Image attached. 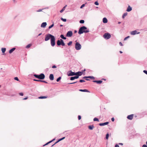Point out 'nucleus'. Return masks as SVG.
Instances as JSON below:
<instances>
[{
	"mask_svg": "<svg viewBox=\"0 0 147 147\" xmlns=\"http://www.w3.org/2000/svg\"><path fill=\"white\" fill-rule=\"evenodd\" d=\"M89 32V29H87L85 26H83L80 28L78 32V33L79 34H81L84 33H87Z\"/></svg>",
	"mask_w": 147,
	"mask_h": 147,
	"instance_id": "nucleus-1",
	"label": "nucleus"
},
{
	"mask_svg": "<svg viewBox=\"0 0 147 147\" xmlns=\"http://www.w3.org/2000/svg\"><path fill=\"white\" fill-rule=\"evenodd\" d=\"M82 74V72L79 71L76 72H74V80L78 78Z\"/></svg>",
	"mask_w": 147,
	"mask_h": 147,
	"instance_id": "nucleus-2",
	"label": "nucleus"
},
{
	"mask_svg": "<svg viewBox=\"0 0 147 147\" xmlns=\"http://www.w3.org/2000/svg\"><path fill=\"white\" fill-rule=\"evenodd\" d=\"M34 76L36 78L41 80L45 78V76L43 74H41L39 75L36 74H34Z\"/></svg>",
	"mask_w": 147,
	"mask_h": 147,
	"instance_id": "nucleus-3",
	"label": "nucleus"
},
{
	"mask_svg": "<svg viewBox=\"0 0 147 147\" xmlns=\"http://www.w3.org/2000/svg\"><path fill=\"white\" fill-rule=\"evenodd\" d=\"M54 36L50 34H47L46 35L45 38V40L47 41L49 40L50 39H51Z\"/></svg>",
	"mask_w": 147,
	"mask_h": 147,
	"instance_id": "nucleus-4",
	"label": "nucleus"
},
{
	"mask_svg": "<svg viewBox=\"0 0 147 147\" xmlns=\"http://www.w3.org/2000/svg\"><path fill=\"white\" fill-rule=\"evenodd\" d=\"M110 34L109 33H105L103 35V37L106 39H108L111 37Z\"/></svg>",
	"mask_w": 147,
	"mask_h": 147,
	"instance_id": "nucleus-5",
	"label": "nucleus"
},
{
	"mask_svg": "<svg viewBox=\"0 0 147 147\" xmlns=\"http://www.w3.org/2000/svg\"><path fill=\"white\" fill-rule=\"evenodd\" d=\"M75 48L76 50H80L81 48V45L79 43L76 42L75 44Z\"/></svg>",
	"mask_w": 147,
	"mask_h": 147,
	"instance_id": "nucleus-6",
	"label": "nucleus"
},
{
	"mask_svg": "<svg viewBox=\"0 0 147 147\" xmlns=\"http://www.w3.org/2000/svg\"><path fill=\"white\" fill-rule=\"evenodd\" d=\"M57 44L58 46H59L61 45L63 46L65 45V44L62 39H60L59 40H58L57 42Z\"/></svg>",
	"mask_w": 147,
	"mask_h": 147,
	"instance_id": "nucleus-7",
	"label": "nucleus"
},
{
	"mask_svg": "<svg viewBox=\"0 0 147 147\" xmlns=\"http://www.w3.org/2000/svg\"><path fill=\"white\" fill-rule=\"evenodd\" d=\"M51 44L53 47H54L55 45V38L54 36L51 39Z\"/></svg>",
	"mask_w": 147,
	"mask_h": 147,
	"instance_id": "nucleus-8",
	"label": "nucleus"
},
{
	"mask_svg": "<svg viewBox=\"0 0 147 147\" xmlns=\"http://www.w3.org/2000/svg\"><path fill=\"white\" fill-rule=\"evenodd\" d=\"M140 33V32H137V31L136 30H135L131 32V34L132 35H135L136 34H138Z\"/></svg>",
	"mask_w": 147,
	"mask_h": 147,
	"instance_id": "nucleus-9",
	"label": "nucleus"
},
{
	"mask_svg": "<svg viewBox=\"0 0 147 147\" xmlns=\"http://www.w3.org/2000/svg\"><path fill=\"white\" fill-rule=\"evenodd\" d=\"M72 35V32L71 31L68 32L67 34V36L68 37H71Z\"/></svg>",
	"mask_w": 147,
	"mask_h": 147,
	"instance_id": "nucleus-10",
	"label": "nucleus"
},
{
	"mask_svg": "<svg viewBox=\"0 0 147 147\" xmlns=\"http://www.w3.org/2000/svg\"><path fill=\"white\" fill-rule=\"evenodd\" d=\"M67 75L68 76H74V72H72L71 71H69L67 72Z\"/></svg>",
	"mask_w": 147,
	"mask_h": 147,
	"instance_id": "nucleus-11",
	"label": "nucleus"
},
{
	"mask_svg": "<svg viewBox=\"0 0 147 147\" xmlns=\"http://www.w3.org/2000/svg\"><path fill=\"white\" fill-rule=\"evenodd\" d=\"M109 123V122H107L103 123H100L99 125L100 126H103L108 125Z\"/></svg>",
	"mask_w": 147,
	"mask_h": 147,
	"instance_id": "nucleus-12",
	"label": "nucleus"
},
{
	"mask_svg": "<svg viewBox=\"0 0 147 147\" xmlns=\"http://www.w3.org/2000/svg\"><path fill=\"white\" fill-rule=\"evenodd\" d=\"M133 114H131L129 115H128L127 117V118L131 120H132L133 117Z\"/></svg>",
	"mask_w": 147,
	"mask_h": 147,
	"instance_id": "nucleus-13",
	"label": "nucleus"
},
{
	"mask_svg": "<svg viewBox=\"0 0 147 147\" xmlns=\"http://www.w3.org/2000/svg\"><path fill=\"white\" fill-rule=\"evenodd\" d=\"M93 82L94 83H96L97 84H101L102 83V81L101 80H93Z\"/></svg>",
	"mask_w": 147,
	"mask_h": 147,
	"instance_id": "nucleus-14",
	"label": "nucleus"
},
{
	"mask_svg": "<svg viewBox=\"0 0 147 147\" xmlns=\"http://www.w3.org/2000/svg\"><path fill=\"white\" fill-rule=\"evenodd\" d=\"M132 9L130 5H129L126 11L127 12H130L131 11Z\"/></svg>",
	"mask_w": 147,
	"mask_h": 147,
	"instance_id": "nucleus-15",
	"label": "nucleus"
},
{
	"mask_svg": "<svg viewBox=\"0 0 147 147\" xmlns=\"http://www.w3.org/2000/svg\"><path fill=\"white\" fill-rule=\"evenodd\" d=\"M103 22L104 23H106L108 22V20L107 18H104L102 20Z\"/></svg>",
	"mask_w": 147,
	"mask_h": 147,
	"instance_id": "nucleus-16",
	"label": "nucleus"
},
{
	"mask_svg": "<svg viewBox=\"0 0 147 147\" xmlns=\"http://www.w3.org/2000/svg\"><path fill=\"white\" fill-rule=\"evenodd\" d=\"M65 138V137H64L60 139H59V140H58L54 144H53V145L51 146L52 147H53V146L55 144H56L58 142H59L60 141L64 139V138Z\"/></svg>",
	"mask_w": 147,
	"mask_h": 147,
	"instance_id": "nucleus-17",
	"label": "nucleus"
},
{
	"mask_svg": "<svg viewBox=\"0 0 147 147\" xmlns=\"http://www.w3.org/2000/svg\"><path fill=\"white\" fill-rule=\"evenodd\" d=\"M79 91L82 92H90L87 89H80L79 90Z\"/></svg>",
	"mask_w": 147,
	"mask_h": 147,
	"instance_id": "nucleus-18",
	"label": "nucleus"
},
{
	"mask_svg": "<svg viewBox=\"0 0 147 147\" xmlns=\"http://www.w3.org/2000/svg\"><path fill=\"white\" fill-rule=\"evenodd\" d=\"M47 25V24L46 22H43V23H42V24L41 26V27L45 28L46 27Z\"/></svg>",
	"mask_w": 147,
	"mask_h": 147,
	"instance_id": "nucleus-19",
	"label": "nucleus"
},
{
	"mask_svg": "<svg viewBox=\"0 0 147 147\" xmlns=\"http://www.w3.org/2000/svg\"><path fill=\"white\" fill-rule=\"evenodd\" d=\"M49 79L51 80H54V76L53 74H51L49 76Z\"/></svg>",
	"mask_w": 147,
	"mask_h": 147,
	"instance_id": "nucleus-20",
	"label": "nucleus"
},
{
	"mask_svg": "<svg viewBox=\"0 0 147 147\" xmlns=\"http://www.w3.org/2000/svg\"><path fill=\"white\" fill-rule=\"evenodd\" d=\"M94 127L93 125H90L88 126V129L90 130H92Z\"/></svg>",
	"mask_w": 147,
	"mask_h": 147,
	"instance_id": "nucleus-21",
	"label": "nucleus"
},
{
	"mask_svg": "<svg viewBox=\"0 0 147 147\" xmlns=\"http://www.w3.org/2000/svg\"><path fill=\"white\" fill-rule=\"evenodd\" d=\"M16 49L15 48H13L12 49H11L10 50H9V53H12Z\"/></svg>",
	"mask_w": 147,
	"mask_h": 147,
	"instance_id": "nucleus-22",
	"label": "nucleus"
},
{
	"mask_svg": "<svg viewBox=\"0 0 147 147\" xmlns=\"http://www.w3.org/2000/svg\"><path fill=\"white\" fill-rule=\"evenodd\" d=\"M88 78H89V76H85L83 77V79H85L87 81L90 80Z\"/></svg>",
	"mask_w": 147,
	"mask_h": 147,
	"instance_id": "nucleus-23",
	"label": "nucleus"
},
{
	"mask_svg": "<svg viewBox=\"0 0 147 147\" xmlns=\"http://www.w3.org/2000/svg\"><path fill=\"white\" fill-rule=\"evenodd\" d=\"M55 139H53L52 140H51V141H50L48 142L47 143H46L44 145H43L44 146H46V145H48V144L51 143V142H52L53 141H54V140H55Z\"/></svg>",
	"mask_w": 147,
	"mask_h": 147,
	"instance_id": "nucleus-24",
	"label": "nucleus"
},
{
	"mask_svg": "<svg viewBox=\"0 0 147 147\" xmlns=\"http://www.w3.org/2000/svg\"><path fill=\"white\" fill-rule=\"evenodd\" d=\"M127 14V12L125 13H124L122 16V18H124L126 16Z\"/></svg>",
	"mask_w": 147,
	"mask_h": 147,
	"instance_id": "nucleus-25",
	"label": "nucleus"
},
{
	"mask_svg": "<svg viewBox=\"0 0 147 147\" xmlns=\"http://www.w3.org/2000/svg\"><path fill=\"white\" fill-rule=\"evenodd\" d=\"M47 96H41L38 97L39 99H44L47 98Z\"/></svg>",
	"mask_w": 147,
	"mask_h": 147,
	"instance_id": "nucleus-26",
	"label": "nucleus"
},
{
	"mask_svg": "<svg viewBox=\"0 0 147 147\" xmlns=\"http://www.w3.org/2000/svg\"><path fill=\"white\" fill-rule=\"evenodd\" d=\"M32 45V44H29L27 45L26 47V48H29Z\"/></svg>",
	"mask_w": 147,
	"mask_h": 147,
	"instance_id": "nucleus-27",
	"label": "nucleus"
},
{
	"mask_svg": "<svg viewBox=\"0 0 147 147\" xmlns=\"http://www.w3.org/2000/svg\"><path fill=\"white\" fill-rule=\"evenodd\" d=\"M93 121H99V120L97 118L95 117L94 118V119H93Z\"/></svg>",
	"mask_w": 147,
	"mask_h": 147,
	"instance_id": "nucleus-28",
	"label": "nucleus"
},
{
	"mask_svg": "<svg viewBox=\"0 0 147 147\" xmlns=\"http://www.w3.org/2000/svg\"><path fill=\"white\" fill-rule=\"evenodd\" d=\"M1 51L2 53H4L6 51V49L5 48H2L1 49Z\"/></svg>",
	"mask_w": 147,
	"mask_h": 147,
	"instance_id": "nucleus-29",
	"label": "nucleus"
},
{
	"mask_svg": "<svg viewBox=\"0 0 147 147\" xmlns=\"http://www.w3.org/2000/svg\"><path fill=\"white\" fill-rule=\"evenodd\" d=\"M60 37L62 39H66V38L65 37H64V36L63 34H61L60 36Z\"/></svg>",
	"mask_w": 147,
	"mask_h": 147,
	"instance_id": "nucleus-30",
	"label": "nucleus"
},
{
	"mask_svg": "<svg viewBox=\"0 0 147 147\" xmlns=\"http://www.w3.org/2000/svg\"><path fill=\"white\" fill-rule=\"evenodd\" d=\"M109 136V133H107L106 135V139L107 140H108V139Z\"/></svg>",
	"mask_w": 147,
	"mask_h": 147,
	"instance_id": "nucleus-31",
	"label": "nucleus"
},
{
	"mask_svg": "<svg viewBox=\"0 0 147 147\" xmlns=\"http://www.w3.org/2000/svg\"><path fill=\"white\" fill-rule=\"evenodd\" d=\"M79 22L80 24H83L84 22V20H82L80 21Z\"/></svg>",
	"mask_w": 147,
	"mask_h": 147,
	"instance_id": "nucleus-32",
	"label": "nucleus"
},
{
	"mask_svg": "<svg viewBox=\"0 0 147 147\" xmlns=\"http://www.w3.org/2000/svg\"><path fill=\"white\" fill-rule=\"evenodd\" d=\"M89 78H90L92 79H95V78L92 76H89Z\"/></svg>",
	"mask_w": 147,
	"mask_h": 147,
	"instance_id": "nucleus-33",
	"label": "nucleus"
},
{
	"mask_svg": "<svg viewBox=\"0 0 147 147\" xmlns=\"http://www.w3.org/2000/svg\"><path fill=\"white\" fill-rule=\"evenodd\" d=\"M85 82V81L84 80H82V79L80 80L79 81V82H81V83Z\"/></svg>",
	"mask_w": 147,
	"mask_h": 147,
	"instance_id": "nucleus-34",
	"label": "nucleus"
},
{
	"mask_svg": "<svg viewBox=\"0 0 147 147\" xmlns=\"http://www.w3.org/2000/svg\"><path fill=\"white\" fill-rule=\"evenodd\" d=\"M94 3L95 5H98L99 4L98 1H97L95 2Z\"/></svg>",
	"mask_w": 147,
	"mask_h": 147,
	"instance_id": "nucleus-35",
	"label": "nucleus"
},
{
	"mask_svg": "<svg viewBox=\"0 0 147 147\" xmlns=\"http://www.w3.org/2000/svg\"><path fill=\"white\" fill-rule=\"evenodd\" d=\"M54 26V24H53L51 25L50 26H49V29L53 27Z\"/></svg>",
	"mask_w": 147,
	"mask_h": 147,
	"instance_id": "nucleus-36",
	"label": "nucleus"
},
{
	"mask_svg": "<svg viewBox=\"0 0 147 147\" xmlns=\"http://www.w3.org/2000/svg\"><path fill=\"white\" fill-rule=\"evenodd\" d=\"M61 19L62 20L63 22H65L66 21V19H63V18H61Z\"/></svg>",
	"mask_w": 147,
	"mask_h": 147,
	"instance_id": "nucleus-37",
	"label": "nucleus"
},
{
	"mask_svg": "<svg viewBox=\"0 0 147 147\" xmlns=\"http://www.w3.org/2000/svg\"><path fill=\"white\" fill-rule=\"evenodd\" d=\"M85 4H83L80 6V8L81 9L83 8V7H84L85 6Z\"/></svg>",
	"mask_w": 147,
	"mask_h": 147,
	"instance_id": "nucleus-38",
	"label": "nucleus"
},
{
	"mask_svg": "<svg viewBox=\"0 0 147 147\" xmlns=\"http://www.w3.org/2000/svg\"><path fill=\"white\" fill-rule=\"evenodd\" d=\"M129 37H130L129 36H127L126 37H125V38H124V40H126L127 38H129Z\"/></svg>",
	"mask_w": 147,
	"mask_h": 147,
	"instance_id": "nucleus-39",
	"label": "nucleus"
},
{
	"mask_svg": "<svg viewBox=\"0 0 147 147\" xmlns=\"http://www.w3.org/2000/svg\"><path fill=\"white\" fill-rule=\"evenodd\" d=\"M61 77H60L59 78H58L57 79V82H58L61 79Z\"/></svg>",
	"mask_w": 147,
	"mask_h": 147,
	"instance_id": "nucleus-40",
	"label": "nucleus"
},
{
	"mask_svg": "<svg viewBox=\"0 0 147 147\" xmlns=\"http://www.w3.org/2000/svg\"><path fill=\"white\" fill-rule=\"evenodd\" d=\"M14 79L15 80H16L18 81H19V80L17 77H15L14 78Z\"/></svg>",
	"mask_w": 147,
	"mask_h": 147,
	"instance_id": "nucleus-41",
	"label": "nucleus"
},
{
	"mask_svg": "<svg viewBox=\"0 0 147 147\" xmlns=\"http://www.w3.org/2000/svg\"><path fill=\"white\" fill-rule=\"evenodd\" d=\"M72 42L70 41L67 44L68 46H70L72 44Z\"/></svg>",
	"mask_w": 147,
	"mask_h": 147,
	"instance_id": "nucleus-42",
	"label": "nucleus"
},
{
	"mask_svg": "<svg viewBox=\"0 0 147 147\" xmlns=\"http://www.w3.org/2000/svg\"><path fill=\"white\" fill-rule=\"evenodd\" d=\"M78 118L79 120H80L81 118V116L80 115H79L78 116Z\"/></svg>",
	"mask_w": 147,
	"mask_h": 147,
	"instance_id": "nucleus-43",
	"label": "nucleus"
},
{
	"mask_svg": "<svg viewBox=\"0 0 147 147\" xmlns=\"http://www.w3.org/2000/svg\"><path fill=\"white\" fill-rule=\"evenodd\" d=\"M143 71L144 73L145 74H146V75H147V70H144Z\"/></svg>",
	"mask_w": 147,
	"mask_h": 147,
	"instance_id": "nucleus-44",
	"label": "nucleus"
},
{
	"mask_svg": "<svg viewBox=\"0 0 147 147\" xmlns=\"http://www.w3.org/2000/svg\"><path fill=\"white\" fill-rule=\"evenodd\" d=\"M33 80L34 81H38V82H40L41 81V80H36V79H34Z\"/></svg>",
	"mask_w": 147,
	"mask_h": 147,
	"instance_id": "nucleus-45",
	"label": "nucleus"
},
{
	"mask_svg": "<svg viewBox=\"0 0 147 147\" xmlns=\"http://www.w3.org/2000/svg\"><path fill=\"white\" fill-rule=\"evenodd\" d=\"M41 82H43L46 84L47 83V82L46 81L44 80H41Z\"/></svg>",
	"mask_w": 147,
	"mask_h": 147,
	"instance_id": "nucleus-46",
	"label": "nucleus"
},
{
	"mask_svg": "<svg viewBox=\"0 0 147 147\" xmlns=\"http://www.w3.org/2000/svg\"><path fill=\"white\" fill-rule=\"evenodd\" d=\"M111 119V121L113 122L114 121V120H115V119H114V117L112 118Z\"/></svg>",
	"mask_w": 147,
	"mask_h": 147,
	"instance_id": "nucleus-47",
	"label": "nucleus"
},
{
	"mask_svg": "<svg viewBox=\"0 0 147 147\" xmlns=\"http://www.w3.org/2000/svg\"><path fill=\"white\" fill-rule=\"evenodd\" d=\"M142 147H147V146L146 144H144L142 145Z\"/></svg>",
	"mask_w": 147,
	"mask_h": 147,
	"instance_id": "nucleus-48",
	"label": "nucleus"
},
{
	"mask_svg": "<svg viewBox=\"0 0 147 147\" xmlns=\"http://www.w3.org/2000/svg\"><path fill=\"white\" fill-rule=\"evenodd\" d=\"M19 94L21 96H23V94L22 92L20 93H19Z\"/></svg>",
	"mask_w": 147,
	"mask_h": 147,
	"instance_id": "nucleus-49",
	"label": "nucleus"
},
{
	"mask_svg": "<svg viewBox=\"0 0 147 147\" xmlns=\"http://www.w3.org/2000/svg\"><path fill=\"white\" fill-rule=\"evenodd\" d=\"M119 44L121 46H123V45L122 44V43L121 42H119Z\"/></svg>",
	"mask_w": 147,
	"mask_h": 147,
	"instance_id": "nucleus-50",
	"label": "nucleus"
},
{
	"mask_svg": "<svg viewBox=\"0 0 147 147\" xmlns=\"http://www.w3.org/2000/svg\"><path fill=\"white\" fill-rule=\"evenodd\" d=\"M56 66L55 65H53L52 67V68H56Z\"/></svg>",
	"mask_w": 147,
	"mask_h": 147,
	"instance_id": "nucleus-51",
	"label": "nucleus"
},
{
	"mask_svg": "<svg viewBox=\"0 0 147 147\" xmlns=\"http://www.w3.org/2000/svg\"><path fill=\"white\" fill-rule=\"evenodd\" d=\"M115 147H119V145L117 144H116L115 145Z\"/></svg>",
	"mask_w": 147,
	"mask_h": 147,
	"instance_id": "nucleus-52",
	"label": "nucleus"
},
{
	"mask_svg": "<svg viewBox=\"0 0 147 147\" xmlns=\"http://www.w3.org/2000/svg\"><path fill=\"white\" fill-rule=\"evenodd\" d=\"M70 80H74V77H72L70 78Z\"/></svg>",
	"mask_w": 147,
	"mask_h": 147,
	"instance_id": "nucleus-53",
	"label": "nucleus"
},
{
	"mask_svg": "<svg viewBox=\"0 0 147 147\" xmlns=\"http://www.w3.org/2000/svg\"><path fill=\"white\" fill-rule=\"evenodd\" d=\"M42 10L41 9H39L37 11V12H40Z\"/></svg>",
	"mask_w": 147,
	"mask_h": 147,
	"instance_id": "nucleus-54",
	"label": "nucleus"
},
{
	"mask_svg": "<svg viewBox=\"0 0 147 147\" xmlns=\"http://www.w3.org/2000/svg\"><path fill=\"white\" fill-rule=\"evenodd\" d=\"M86 71V69H84V70H82L81 71V72H82V74L83 73V72L84 71Z\"/></svg>",
	"mask_w": 147,
	"mask_h": 147,
	"instance_id": "nucleus-55",
	"label": "nucleus"
},
{
	"mask_svg": "<svg viewBox=\"0 0 147 147\" xmlns=\"http://www.w3.org/2000/svg\"><path fill=\"white\" fill-rule=\"evenodd\" d=\"M66 6V5L62 9H63L64 10H65Z\"/></svg>",
	"mask_w": 147,
	"mask_h": 147,
	"instance_id": "nucleus-56",
	"label": "nucleus"
},
{
	"mask_svg": "<svg viewBox=\"0 0 147 147\" xmlns=\"http://www.w3.org/2000/svg\"><path fill=\"white\" fill-rule=\"evenodd\" d=\"M28 98L27 97H26V98H24L23 99V100H26V99H28Z\"/></svg>",
	"mask_w": 147,
	"mask_h": 147,
	"instance_id": "nucleus-57",
	"label": "nucleus"
},
{
	"mask_svg": "<svg viewBox=\"0 0 147 147\" xmlns=\"http://www.w3.org/2000/svg\"><path fill=\"white\" fill-rule=\"evenodd\" d=\"M77 32V31L76 30H74V33H76Z\"/></svg>",
	"mask_w": 147,
	"mask_h": 147,
	"instance_id": "nucleus-58",
	"label": "nucleus"
},
{
	"mask_svg": "<svg viewBox=\"0 0 147 147\" xmlns=\"http://www.w3.org/2000/svg\"><path fill=\"white\" fill-rule=\"evenodd\" d=\"M119 145H123V144L122 143H119Z\"/></svg>",
	"mask_w": 147,
	"mask_h": 147,
	"instance_id": "nucleus-59",
	"label": "nucleus"
},
{
	"mask_svg": "<svg viewBox=\"0 0 147 147\" xmlns=\"http://www.w3.org/2000/svg\"><path fill=\"white\" fill-rule=\"evenodd\" d=\"M119 52L121 53H123V52L122 51H119Z\"/></svg>",
	"mask_w": 147,
	"mask_h": 147,
	"instance_id": "nucleus-60",
	"label": "nucleus"
},
{
	"mask_svg": "<svg viewBox=\"0 0 147 147\" xmlns=\"http://www.w3.org/2000/svg\"><path fill=\"white\" fill-rule=\"evenodd\" d=\"M118 24H121V22H118Z\"/></svg>",
	"mask_w": 147,
	"mask_h": 147,
	"instance_id": "nucleus-61",
	"label": "nucleus"
},
{
	"mask_svg": "<svg viewBox=\"0 0 147 147\" xmlns=\"http://www.w3.org/2000/svg\"><path fill=\"white\" fill-rule=\"evenodd\" d=\"M63 12V11L61 10L60 11V12L61 13H62V12Z\"/></svg>",
	"mask_w": 147,
	"mask_h": 147,
	"instance_id": "nucleus-62",
	"label": "nucleus"
},
{
	"mask_svg": "<svg viewBox=\"0 0 147 147\" xmlns=\"http://www.w3.org/2000/svg\"><path fill=\"white\" fill-rule=\"evenodd\" d=\"M42 34L41 33H40L38 35V36H40V35L41 34Z\"/></svg>",
	"mask_w": 147,
	"mask_h": 147,
	"instance_id": "nucleus-63",
	"label": "nucleus"
},
{
	"mask_svg": "<svg viewBox=\"0 0 147 147\" xmlns=\"http://www.w3.org/2000/svg\"><path fill=\"white\" fill-rule=\"evenodd\" d=\"M77 82H74V84L76 83Z\"/></svg>",
	"mask_w": 147,
	"mask_h": 147,
	"instance_id": "nucleus-64",
	"label": "nucleus"
}]
</instances>
